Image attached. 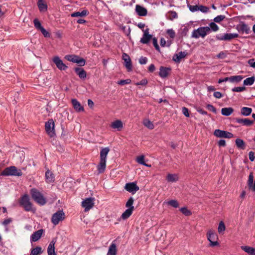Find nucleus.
Returning a JSON list of instances; mask_svg holds the SVG:
<instances>
[{"mask_svg":"<svg viewBox=\"0 0 255 255\" xmlns=\"http://www.w3.org/2000/svg\"><path fill=\"white\" fill-rule=\"evenodd\" d=\"M94 205V198H87L82 202V206L84 208L85 212H88L92 209Z\"/></svg>","mask_w":255,"mask_h":255,"instance_id":"nucleus-12","label":"nucleus"},{"mask_svg":"<svg viewBox=\"0 0 255 255\" xmlns=\"http://www.w3.org/2000/svg\"><path fill=\"white\" fill-rule=\"evenodd\" d=\"M110 151L109 147L103 148L100 151V160L97 166V169L99 173H103L106 167L107 156Z\"/></svg>","mask_w":255,"mask_h":255,"instance_id":"nucleus-1","label":"nucleus"},{"mask_svg":"<svg viewBox=\"0 0 255 255\" xmlns=\"http://www.w3.org/2000/svg\"><path fill=\"white\" fill-rule=\"evenodd\" d=\"M89 12L86 9H84L82 11H77L71 14L72 17H84L88 15Z\"/></svg>","mask_w":255,"mask_h":255,"instance_id":"nucleus-28","label":"nucleus"},{"mask_svg":"<svg viewBox=\"0 0 255 255\" xmlns=\"http://www.w3.org/2000/svg\"><path fill=\"white\" fill-rule=\"evenodd\" d=\"M207 108L209 110L212 111L214 113H216V112H217L216 109L213 105L208 104L207 106Z\"/></svg>","mask_w":255,"mask_h":255,"instance_id":"nucleus-57","label":"nucleus"},{"mask_svg":"<svg viewBox=\"0 0 255 255\" xmlns=\"http://www.w3.org/2000/svg\"><path fill=\"white\" fill-rule=\"evenodd\" d=\"M226 57V54L223 52H221L217 55V57L219 59H224Z\"/></svg>","mask_w":255,"mask_h":255,"instance_id":"nucleus-61","label":"nucleus"},{"mask_svg":"<svg viewBox=\"0 0 255 255\" xmlns=\"http://www.w3.org/2000/svg\"><path fill=\"white\" fill-rule=\"evenodd\" d=\"M71 103L73 107L77 112L84 111V108L81 106V104L75 99L71 100Z\"/></svg>","mask_w":255,"mask_h":255,"instance_id":"nucleus-20","label":"nucleus"},{"mask_svg":"<svg viewBox=\"0 0 255 255\" xmlns=\"http://www.w3.org/2000/svg\"><path fill=\"white\" fill-rule=\"evenodd\" d=\"M170 70V68L161 66L159 69V75L161 78H165L168 75Z\"/></svg>","mask_w":255,"mask_h":255,"instance_id":"nucleus-22","label":"nucleus"},{"mask_svg":"<svg viewBox=\"0 0 255 255\" xmlns=\"http://www.w3.org/2000/svg\"><path fill=\"white\" fill-rule=\"evenodd\" d=\"M52 61L56 65L57 68L60 70H65L67 68V66L63 63V61L58 56L53 57Z\"/></svg>","mask_w":255,"mask_h":255,"instance_id":"nucleus-14","label":"nucleus"},{"mask_svg":"<svg viewBox=\"0 0 255 255\" xmlns=\"http://www.w3.org/2000/svg\"><path fill=\"white\" fill-rule=\"evenodd\" d=\"M1 175L20 176L22 175V172L20 170H18L16 167L11 166L4 169L1 173Z\"/></svg>","mask_w":255,"mask_h":255,"instance_id":"nucleus-4","label":"nucleus"},{"mask_svg":"<svg viewBox=\"0 0 255 255\" xmlns=\"http://www.w3.org/2000/svg\"><path fill=\"white\" fill-rule=\"evenodd\" d=\"M110 126L113 129H117L118 131H121L123 128V124L121 120H117L113 122L111 124Z\"/></svg>","mask_w":255,"mask_h":255,"instance_id":"nucleus-19","label":"nucleus"},{"mask_svg":"<svg viewBox=\"0 0 255 255\" xmlns=\"http://www.w3.org/2000/svg\"><path fill=\"white\" fill-rule=\"evenodd\" d=\"M37 6L40 12H45L47 10V5L44 0H37Z\"/></svg>","mask_w":255,"mask_h":255,"instance_id":"nucleus-25","label":"nucleus"},{"mask_svg":"<svg viewBox=\"0 0 255 255\" xmlns=\"http://www.w3.org/2000/svg\"><path fill=\"white\" fill-rule=\"evenodd\" d=\"M20 205L23 207L26 211H32V204L30 201L28 196L26 194L22 196L19 201Z\"/></svg>","mask_w":255,"mask_h":255,"instance_id":"nucleus-5","label":"nucleus"},{"mask_svg":"<svg viewBox=\"0 0 255 255\" xmlns=\"http://www.w3.org/2000/svg\"><path fill=\"white\" fill-rule=\"evenodd\" d=\"M117 248L115 243H112L110 246L107 255H116Z\"/></svg>","mask_w":255,"mask_h":255,"instance_id":"nucleus-32","label":"nucleus"},{"mask_svg":"<svg viewBox=\"0 0 255 255\" xmlns=\"http://www.w3.org/2000/svg\"><path fill=\"white\" fill-rule=\"evenodd\" d=\"M164 204L170 206L175 208H177L179 206V203L176 200H171L168 201H165L164 202Z\"/></svg>","mask_w":255,"mask_h":255,"instance_id":"nucleus-35","label":"nucleus"},{"mask_svg":"<svg viewBox=\"0 0 255 255\" xmlns=\"http://www.w3.org/2000/svg\"><path fill=\"white\" fill-rule=\"evenodd\" d=\"M209 7L207 6L202 5H200L199 6V10L201 11L202 12L207 13L209 11Z\"/></svg>","mask_w":255,"mask_h":255,"instance_id":"nucleus-50","label":"nucleus"},{"mask_svg":"<svg viewBox=\"0 0 255 255\" xmlns=\"http://www.w3.org/2000/svg\"><path fill=\"white\" fill-rule=\"evenodd\" d=\"M255 81V77L252 76L249 78H248L244 80V85L245 86H251L254 84Z\"/></svg>","mask_w":255,"mask_h":255,"instance_id":"nucleus-37","label":"nucleus"},{"mask_svg":"<svg viewBox=\"0 0 255 255\" xmlns=\"http://www.w3.org/2000/svg\"><path fill=\"white\" fill-rule=\"evenodd\" d=\"M30 194L33 200L40 205H44L46 202V198L42 193L35 188H32L30 190Z\"/></svg>","mask_w":255,"mask_h":255,"instance_id":"nucleus-2","label":"nucleus"},{"mask_svg":"<svg viewBox=\"0 0 255 255\" xmlns=\"http://www.w3.org/2000/svg\"><path fill=\"white\" fill-rule=\"evenodd\" d=\"M123 58L125 62V66L126 68L128 71H130L131 70L132 66L129 56L126 53H124L123 55Z\"/></svg>","mask_w":255,"mask_h":255,"instance_id":"nucleus-23","label":"nucleus"},{"mask_svg":"<svg viewBox=\"0 0 255 255\" xmlns=\"http://www.w3.org/2000/svg\"><path fill=\"white\" fill-rule=\"evenodd\" d=\"M65 218V214L62 210H59L54 213L51 218V222L54 225H57L60 221L63 220Z\"/></svg>","mask_w":255,"mask_h":255,"instance_id":"nucleus-9","label":"nucleus"},{"mask_svg":"<svg viewBox=\"0 0 255 255\" xmlns=\"http://www.w3.org/2000/svg\"><path fill=\"white\" fill-rule=\"evenodd\" d=\"M210 31L212 30L213 31H217L219 30L218 26L214 22H211L209 24Z\"/></svg>","mask_w":255,"mask_h":255,"instance_id":"nucleus-45","label":"nucleus"},{"mask_svg":"<svg viewBox=\"0 0 255 255\" xmlns=\"http://www.w3.org/2000/svg\"><path fill=\"white\" fill-rule=\"evenodd\" d=\"M225 17H226L225 15H219L214 18V21L215 22L219 23V22L222 21V20H223L225 18Z\"/></svg>","mask_w":255,"mask_h":255,"instance_id":"nucleus-46","label":"nucleus"},{"mask_svg":"<svg viewBox=\"0 0 255 255\" xmlns=\"http://www.w3.org/2000/svg\"><path fill=\"white\" fill-rule=\"evenodd\" d=\"M188 7H189L190 10L191 12H196L199 10V6L197 5H188Z\"/></svg>","mask_w":255,"mask_h":255,"instance_id":"nucleus-48","label":"nucleus"},{"mask_svg":"<svg viewBox=\"0 0 255 255\" xmlns=\"http://www.w3.org/2000/svg\"><path fill=\"white\" fill-rule=\"evenodd\" d=\"M236 121L237 123L242 124L244 126H250L254 123L253 121L249 120L248 119H236Z\"/></svg>","mask_w":255,"mask_h":255,"instance_id":"nucleus-24","label":"nucleus"},{"mask_svg":"<svg viewBox=\"0 0 255 255\" xmlns=\"http://www.w3.org/2000/svg\"><path fill=\"white\" fill-rule=\"evenodd\" d=\"M65 58L69 61L78 64L81 66L85 64V60L77 55H67L65 56Z\"/></svg>","mask_w":255,"mask_h":255,"instance_id":"nucleus-7","label":"nucleus"},{"mask_svg":"<svg viewBox=\"0 0 255 255\" xmlns=\"http://www.w3.org/2000/svg\"><path fill=\"white\" fill-rule=\"evenodd\" d=\"M153 44L156 50H159V47L158 45L157 40L155 37L153 38Z\"/></svg>","mask_w":255,"mask_h":255,"instance_id":"nucleus-60","label":"nucleus"},{"mask_svg":"<svg viewBox=\"0 0 255 255\" xmlns=\"http://www.w3.org/2000/svg\"><path fill=\"white\" fill-rule=\"evenodd\" d=\"M136 162L141 165H143L144 163V156L142 155L139 156L137 157L136 159Z\"/></svg>","mask_w":255,"mask_h":255,"instance_id":"nucleus-47","label":"nucleus"},{"mask_svg":"<svg viewBox=\"0 0 255 255\" xmlns=\"http://www.w3.org/2000/svg\"><path fill=\"white\" fill-rule=\"evenodd\" d=\"M239 37L238 33H225L224 34H218L216 38L219 40L229 41L232 39Z\"/></svg>","mask_w":255,"mask_h":255,"instance_id":"nucleus-11","label":"nucleus"},{"mask_svg":"<svg viewBox=\"0 0 255 255\" xmlns=\"http://www.w3.org/2000/svg\"><path fill=\"white\" fill-rule=\"evenodd\" d=\"M45 128L47 133L50 137H52L55 136L54 123L53 120H49L45 123Z\"/></svg>","mask_w":255,"mask_h":255,"instance_id":"nucleus-8","label":"nucleus"},{"mask_svg":"<svg viewBox=\"0 0 255 255\" xmlns=\"http://www.w3.org/2000/svg\"><path fill=\"white\" fill-rule=\"evenodd\" d=\"M242 249L249 255H253L254 248L249 246H242Z\"/></svg>","mask_w":255,"mask_h":255,"instance_id":"nucleus-41","label":"nucleus"},{"mask_svg":"<svg viewBox=\"0 0 255 255\" xmlns=\"http://www.w3.org/2000/svg\"><path fill=\"white\" fill-rule=\"evenodd\" d=\"M43 232V230L42 229L34 232L30 236V242L32 243L37 241L41 238Z\"/></svg>","mask_w":255,"mask_h":255,"instance_id":"nucleus-18","label":"nucleus"},{"mask_svg":"<svg viewBox=\"0 0 255 255\" xmlns=\"http://www.w3.org/2000/svg\"><path fill=\"white\" fill-rule=\"evenodd\" d=\"M45 178L47 182L51 183L54 181L53 175L52 172L48 170L45 173Z\"/></svg>","mask_w":255,"mask_h":255,"instance_id":"nucleus-36","label":"nucleus"},{"mask_svg":"<svg viewBox=\"0 0 255 255\" xmlns=\"http://www.w3.org/2000/svg\"><path fill=\"white\" fill-rule=\"evenodd\" d=\"M166 179L169 182H175L179 180V176L177 174H167Z\"/></svg>","mask_w":255,"mask_h":255,"instance_id":"nucleus-27","label":"nucleus"},{"mask_svg":"<svg viewBox=\"0 0 255 255\" xmlns=\"http://www.w3.org/2000/svg\"><path fill=\"white\" fill-rule=\"evenodd\" d=\"M236 29L239 32H245L246 34H249L251 31L250 27L243 21H241L237 25Z\"/></svg>","mask_w":255,"mask_h":255,"instance_id":"nucleus-15","label":"nucleus"},{"mask_svg":"<svg viewBox=\"0 0 255 255\" xmlns=\"http://www.w3.org/2000/svg\"><path fill=\"white\" fill-rule=\"evenodd\" d=\"M33 23L34 26L39 30H40L41 28V27H43L41 26L40 22L37 19H34L33 20Z\"/></svg>","mask_w":255,"mask_h":255,"instance_id":"nucleus-49","label":"nucleus"},{"mask_svg":"<svg viewBox=\"0 0 255 255\" xmlns=\"http://www.w3.org/2000/svg\"><path fill=\"white\" fill-rule=\"evenodd\" d=\"M74 70L80 78H86V72L83 68L77 67L74 69Z\"/></svg>","mask_w":255,"mask_h":255,"instance_id":"nucleus-26","label":"nucleus"},{"mask_svg":"<svg viewBox=\"0 0 255 255\" xmlns=\"http://www.w3.org/2000/svg\"><path fill=\"white\" fill-rule=\"evenodd\" d=\"M147 58L145 57H141L139 59V63L140 64H145L147 63Z\"/></svg>","mask_w":255,"mask_h":255,"instance_id":"nucleus-56","label":"nucleus"},{"mask_svg":"<svg viewBox=\"0 0 255 255\" xmlns=\"http://www.w3.org/2000/svg\"><path fill=\"white\" fill-rule=\"evenodd\" d=\"M183 114L187 117H189L190 115L188 109L186 107H183L182 109Z\"/></svg>","mask_w":255,"mask_h":255,"instance_id":"nucleus-55","label":"nucleus"},{"mask_svg":"<svg viewBox=\"0 0 255 255\" xmlns=\"http://www.w3.org/2000/svg\"><path fill=\"white\" fill-rule=\"evenodd\" d=\"M147 83V80L146 79H144L141 80L139 82H137L135 84L136 85H145Z\"/></svg>","mask_w":255,"mask_h":255,"instance_id":"nucleus-59","label":"nucleus"},{"mask_svg":"<svg viewBox=\"0 0 255 255\" xmlns=\"http://www.w3.org/2000/svg\"><path fill=\"white\" fill-rule=\"evenodd\" d=\"M180 211L185 216H189L192 214L191 212L186 207H182L180 209Z\"/></svg>","mask_w":255,"mask_h":255,"instance_id":"nucleus-44","label":"nucleus"},{"mask_svg":"<svg viewBox=\"0 0 255 255\" xmlns=\"http://www.w3.org/2000/svg\"><path fill=\"white\" fill-rule=\"evenodd\" d=\"M229 82L233 83H238L241 82L244 78L242 75H237L229 77Z\"/></svg>","mask_w":255,"mask_h":255,"instance_id":"nucleus-29","label":"nucleus"},{"mask_svg":"<svg viewBox=\"0 0 255 255\" xmlns=\"http://www.w3.org/2000/svg\"><path fill=\"white\" fill-rule=\"evenodd\" d=\"M142 30L143 31V34L142 37L140 39V42L143 44H147L152 38V35L149 34L148 28H146L144 30L143 29Z\"/></svg>","mask_w":255,"mask_h":255,"instance_id":"nucleus-16","label":"nucleus"},{"mask_svg":"<svg viewBox=\"0 0 255 255\" xmlns=\"http://www.w3.org/2000/svg\"><path fill=\"white\" fill-rule=\"evenodd\" d=\"M249 64L253 68H255V60L254 59H250L248 61Z\"/></svg>","mask_w":255,"mask_h":255,"instance_id":"nucleus-62","label":"nucleus"},{"mask_svg":"<svg viewBox=\"0 0 255 255\" xmlns=\"http://www.w3.org/2000/svg\"><path fill=\"white\" fill-rule=\"evenodd\" d=\"M252 109L249 107H244L241 109V114L244 116H248L251 114Z\"/></svg>","mask_w":255,"mask_h":255,"instance_id":"nucleus-31","label":"nucleus"},{"mask_svg":"<svg viewBox=\"0 0 255 255\" xmlns=\"http://www.w3.org/2000/svg\"><path fill=\"white\" fill-rule=\"evenodd\" d=\"M236 144L237 146L240 149H244L245 148V143L244 140L240 138H237L236 140Z\"/></svg>","mask_w":255,"mask_h":255,"instance_id":"nucleus-39","label":"nucleus"},{"mask_svg":"<svg viewBox=\"0 0 255 255\" xmlns=\"http://www.w3.org/2000/svg\"><path fill=\"white\" fill-rule=\"evenodd\" d=\"M134 200L132 197H130L128 199L126 203V206L128 208H132V210H133L134 207L133 206Z\"/></svg>","mask_w":255,"mask_h":255,"instance_id":"nucleus-42","label":"nucleus"},{"mask_svg":"<svg viewBox=\"0 0 255 255\" xmlns=\"http://www.w3.org/2000/svg\"><path fill=\"white\" fill-rule=\"evenodd\" d=\"M54 244L55 243L53 241L50 243L47 249L48 255H56L55 252Z\"/></svg>","mask_w":255,"mask_h":255,"instance_id":"nucleus-30","label":"nucleus"},{"mask_svg":"<svg viewBox=\"0 0 255 255\" xmlns=\"http://www.w3.org/2000/svg\"><path fill=\"white\" fill-rule=\"evenodd\" d=\"M167 33L172 38L175 37V32L172 29H168L167 30Z\"/></svg>","mask_w":255,"mask_h":255,"instance_id":"nucleus-52","label":"nucleus"},{"mask_svg":"<svg viewBox=\"0 0 255 255\" xmlns=\"http://www.w3.org/2000/svg\"><path fill=\"white\" fill-rule=\"evenodd\" d=\"M187 55L186 51H181L178 53L174 54L172 59L176 63H179L182 59L185 58Z\"/></svg>","mask_w":255,"mask_h":255,"instance_id":"nucleus-17","label":"nucleus"},{"mask_svg":"<svg viewBox=\"0 0 255 255\" xmlns=\"http://www.w3.org/2000/svg\"><path fill=\"white\" fill-rule=\"evenodd\" d=\"M40 30L45 37H48L50 36L49 32H48L43 27H41Z\"/></svg>","mask_w":255,"mask_h":255,"instance_id":"nucleus-54","label":"nucleus"},{"mask_svg":"<svg viewBox=\"0 0 255 255\" xmlns=\"http://www.w3.org/2000/svg\"><path fill=\"white\" fill-rule=\"evenodd\" d=\"M214 96L216 98H221L222 97L223 95L222 93L220 92H215L214 93Z\"/></svg>","mask_w":255,"mask_h":255,"instance_id":"nucleus-64","label":"nucleus"},{"mask_svg":"<svg viewBox=\"0 0 255 255\" xmlns=\"http://www.w3.org/2000/svg\"><path fill=\"white\" fill-rule=\"evenodd\" d=\"M133 210H132V208H128L122 214L121 218L123 220H126L128 219L132 214Z\"/></svg>","mask_w":255,"mask_h":255,"instance_id":"nucleus-34","label":"nucleus"},{"mask_svg":"<svg viewBox=\"0 0 255 255\" xmlns=\"http://www.w3.org/2000/svg\"><path fill=\"white\" fill-rule=\"evenodd\" d=\"M214 135L219 138H232L234 137L233 134L231 132L219 129L215 130Z\"/></svg>","mask_w":255,"mask_h":255,"instance_id":"nucleus-10","label":"nucleus"},{"mask_svg":"<svg viewBox=\"0 0 255 255\" xmlns=\"http://www.w3.org/2000/svg\"><path fill=\"white\" fill-rule=\"evenodd\" d=\"M226 227L223 221H221L219 223L218 230L219 233H222L225 231Z\"/></svg>","mask_w":255,"mask_h":255,"instance_id":"nucleus-43","label":"nucleus"},{"mask_svg":"<svg viewBox=\"0 0 255 255\" xmlns=\"http://www.w3.org/2000/svg\"><path fill=\"white\" fill-rule=\"evenodd\" d=\"M42 249L40 247H36L31 250L30 255H39L42 253Z\"/></svg>","mask_w":255,"mask_h":255,"instance_id":"nucleus-40","label":"nucleus"},{"mask_svg":"<svg viewBox=\"0 0 255 255\" xmlns=\"http://www.w3.org/2000/svg\"><path fill=\"white\" fill-rule=\"evenodd\" d=\"M234 112L232 108H223L221 110V113L223 115L225 116H229L231 115Z\"/></svg>","mask_w":255,"mask_h":255,"instance_id":"nucleus-33","label":"nucleus"},{"mask_svg":"<svg viewBox=\"0 0 255 255\" xmlns=\"http://www.w3.org/2000/svg\"><path fill=\"white\" fill-rule=\"evenodd\" d=\"M143 125L150 129H152L154 128V126L152 122L147 119H144L143 121Z\"/></svg>","mask_w":255,"mask_h":255,"instance_id":"nucleus-38","label":"nucleus"},{"mask_svg":"<svg viewBox=\"0 0 255 255\" xmlns=\"http://www.w3.org/2000/svg\"><path fill=\"white\" fill-rule=\"evenodd\" d=\"M135 11L140 16H145L147 13V11L145 8L138 4L135 6Z\"/></svg>","mask_w":255,"mask_h":255,"instance_id":"nucleus-21","label":"nucleus"},{"mask_svg":"<svg viewBox=\"0 0 255 255\" xmlns=\"http://www.w3.org/2000/svg\"><path fill=\"white\" fill-rule=\"evenodd\" d=\"M207 239L210 242L209 246L213 247L219 245V243L217 241L218 238L217 235L211 230L207 233Z\"/></svg>","mask_w":255,"mask_h":255,"instance_id":"nucleus-6","label":"nucleus"},{"mask_svg":"<svg viewBox=\"0 0 255 255\" xmlns=\"http://www.w3.org/2000/svg\"><path fill=\"white\" fill-rule=\"evenodd\" d=\"M245 90L246 88L245 87H237L233 88L232 90L233 92H241L245 91Z\"/></svg>","mask_w":255,"mask_h":255,"instance_id":"nucleus-51","label":"nucleus"},{"mask_svg":"<svg viewBox=\"0 0 255 255\" xmlns=\"http://www.w3.org/2000/svg\"><path fill=\"white\" fill-rule=\"evenodd\" d=\"M210 32L209 26H202L194 29L191 34V37L198 39L200 37L204 38Z\"/></svg>","mask_w":255,"mask_h":255,"instance_id":"nucleus-3","label":"nucleus"},{"mask_svg":"<svg viewBox=\"0 0 255 255\" xmlns=\"http://www.w3.org/2000/svg\"><path fill=\"white\" fill-rule=\"evenodd\" d=\"M131 82L130 79L122 80L118 82V84L121 85L129 84Z\"/></svg>","mask_w":255,"mask_h":255,"instance_id":"nucleus-53","label":"nucleus"},{"mask_svg":"<svg viewBox=\"0 0 255 255\" xmlns=\"http://www.w3.org/2000/svg\"><path fill=\"white\" fill-rule=\"evenodd\" d=\"M249 159L251 161L255 160V157L254 156V153L253 151H250L249 153Z\"/></svg>","mask_w":255,"mask_h":255,"instance_id":"nucleus-63","label":"nucleus"},{"mask_svg":"<svg viewBox=\"0 0 255 255\" xmlns=\"http://www.w3.org/2000/svg\"><path fill=\"white\" fill-rule=\"evenodd\" d=\"M12 221V219L10 218H7L6 219H5L2 223V224L3 225V226H6L8 224H10V223H11Z\"/></svg>","mask_w":255,"mask_h":255,"instance_id":"nucleus-58","label":"nucleus"},{"mask_svg":"<svg viewBox=\"0 0 255 255\" xmlns=\"http://www.w3.org/2000/svg\"><path fill=\"white\" fill-rule=\"evenodd\" d=\"M125 188L127 191L132 194H135L139 189V187L137 186L136 183L134 182L127 183Z\"/></svg>","mask_w":255,"mask_h":255,"instance_id":"nucleus-13","label":"nucleus"}]
</instances>
